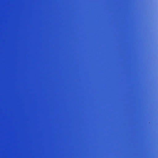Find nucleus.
Segmentation results:
<instances>
[{"label": "nucleus", "instance_id": "f257e3e1", "mask_svg": "<svg viewBox=\"0 0 158 158\" xmlns=\"http://www.w3.org/2000/svg\"><path fill=\"white\" fill-rule=\"evenodd\" d=\"M99 51H100V49L99 50Z\"/></svg>", "mask_w": 158, "mask_h": 158}, {"label": "nucleus", "instance_id": "f03ea898", "mask_svg": "<svg viewBox=\"0 0 158 158\" xmlns=\"http://www.w3.org/2000/svg\"><path fill=\"white\" fill-rule=\"evenodd\" d=\"M99 56H100V54L99 55Z\"/></svg>", "mask_w": 158, "mask_h": 158}, {"label": "nucleus", "instance_id": "7ed1b4c3", "mask_svg": "<svg viewBox=\"0 0 158 158\" xmlns=\"http://www.w3.org/2000/svg\"><path fill=\"white\" fill-rule=\"evenodd\" d=\"M99 114V115L100 114V113Z\"/></svg>", "mask_w": 158, "mask_h": 158}]
</instances>
